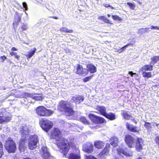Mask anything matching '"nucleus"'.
<instances>
[{
  "mask_svg": "<svg viewBox=\"0 0 159 159\" xmlns=\"http://www.w3.org/2000/svg\"><path fill=\"white\" fill-rule=\"evenodd\" d=\"M129 74L131 75L132 77H133L134 75H136V76H138V74H137L135 73H133L132 71H130L129 72Z\"/></svg>",
  "mask_w": 159,
  "mask_h": 159,
  "instance_id": "3c124183",
  "label": "nucleus"
},
{
  "mask_svg": "<svg viewBox=\"0 0 159 159\" xmlns=\"http://www.w3.org/2000/svg\"><path fill=\"white\" fill-rule=\"evenodd\" d=\"M35 113L39 117H48L52 113V111L47 109L43 106H39L35 110Z\"/></svg>",
  "mask_w": 159,
  "mask_h": 159,
  "instance_id": "7ed1b4c3",
  "label": "nucleus"
},
{
  "mask_svg": "<svg viewBox=\"0 0 159 159\" xmlns=\"http://www.w3.org/2000/svg\"><path fill=\"white\" fill-rule=\"evenodd\" d=\"M74 107V106L71 105L70 103L62 100L59 102L57 109L60 112L67 113L69 116H73L75 113Z\"/></svg>",
  "mask_w": 159,
  "mask_h": 159,
  "instance_id": "f03ea898",
  "label": "nucleus"
},
{
  "mask_svg": "<svg viewBox=\"0 0 159 159\" xmlns=\"http://www.w3.org/2000/svg\"><path fill=\"white\" fill-rule=\"evenodd\" d=\"M67 157L68 159H80L81 157L79 150L78 149H74L69 154Z\"/></svg>",
  "mask_w": 159,
  "mask_h": 159,
  "instance_id": "1a4fd4ad",
  "label": "nucleus"
},
{
  "mask_svg": "<svg viewBox=\"0 0 159 159\" xmlns=\"http://www.w3.org/2000/svg\"><path fill=\"white\" fill-rule=\"evenodd\" d=\"M116 150L117 152V153L119 154H120L121 153H122L124 154V155L127 157L130 156L129 153L127 152L125 150L123 149L122 148H119L117 149Z\"/></svg>",
  "mask_w": 159,
  "mask_h": 159,
  "instance_id": "b1692460",
  "label": "nucleus"
},
{
  "mask_svg": "<svg viewBox=\"0 0 159 159\" xmlns=\"http://www.w3.org/2000/svg\"><path fill=\"white\" fill-rule=\"evenodd\" d=\"M144 125L145 128L148 129H149L152 128L151 123L146 121H145V123Z\"/></svg>",
  "mask_w": 159,
  "mask_h": 159,
  "instance_id": "473e14b6",
  "label": "nucleus"
},
{
  "mask_svg": "<svg viewBox=\"0 0 159 159\" xmlns=\"http://www.w3.org/2000/svg\"><path fill=\"white\" fill-rule=\"evenodd\" d=\"M88 72H87V73H86V74H85V75H87V74H88Z\"/></svg>",
  "mask_w": 159,
  "mask_h": 159,
  "instance_id": "774afa93",
  "label": "nucleus"
},
{
  "mask_svg": "<svg viewBox=\"0 0 159 159\" xmlns=\"http://www.w3.org/2000/svg\"><path fill=\"white\" fill-rule=\"evenodd\" d=\"M149 28H144L145 33L150 31V30H149Z\"/></svg>",
  "mask_w": 159,
  "mask_h": 159,
  "instance_id": "5fc2aeb1",
  "label": "nucleus"
},
{
  "mask_svg": "<svg viewBox=\"0 0 159 159\" xmlns=\"http://www.w3.org/2000/svg\"><path fill=\"white\" fill-rule=\"evenodd\" d=\"M103 21L106 23H109V20H108L106 17L104 16L103 19Z\"/></svg>",
  "mask_w": 159,
  "mask_h": 159,
  "instance_id": "8fccbe9b",
  "label": "nucleus"
},
{
  "mask_svg": "<svg viewBox=\"0 0 159 159\" xmlns=\"http://www.w3.org/2000/svg\"><path fill=\"white\" fill-rule=\"evenodd\" d=\"M81 121L85 124H89V122L87 120L86 118L84 116H81L80 119Z\"/></svg>",
  "mask_w": 159,
  "mask_h": 159,
  "instance_id": "7c9ffc66",
  "label": "nucleus"
},
{
  "mask_svg": "<svg viewBox=\"0 0 159 159\" xmlns=\"http://www.w3.org/2000/svg\"><path fill=\"white\" fill-rule=\"evenodd\" d=\"M126 126L127 129L131 132L137 133L139 132L137 126H133L132 125H130L128 122L126 123Z\"/></svg>",
  "mask_w": 159,
  "mask_h": 159,
  "instance_id": "ddd939ff",
  "label": "nucleus"
},
{
  "mask_svg": "<svg viewBox=\"0 0 159 159\" xmlns=\"http://www.w3.org/2000/svg\"><path fill=\"white\" fill-rule=\"evenodd\" d=\"M84 100V97L81 96L79 95H77L75 96L72 97L71 98V100L72 102L77 104L83 102Z\"/></svg>",
  "mask_w": 159,
  "mask_h": 159,
  "instance_id": "2eb2a0df",
  "label": "nucleus"
},
{
  "mask_svg": "<svg viewBox=\"0 0 159 159\" xmlns=\"http://www.w3.org/2000/svg\"><path fill=\"white\" fill-rule=\"evenodd\" d=\"M151 29H154L155 30H159V27L157 26H151Z\"/></svg>",
  "mask_w": 159,
  "mask_h": 159,
  "instance_id": "603ef678",
  "label": "nucleus"
},
{
  "mask_svg": "<svg viewBox=\"0 0 159 159\" xmlns=\"http://www.w3.org/2000/svg\"><path fill=\"white\" fill-rule=\"evenodd\" d=\"M125 141L126 144L130 148L133 147L134 144V139L133 137L129 134L125 135Z\"/></svg>",
  "mask_w": 159,
  "mask_h": 159,
  "instance_id": "9b49d317",
  "label": "nucleus"
},
{
  "mask_svg": "<svg viewBox=\"0 0 159 159\" xmlns=\"http://www.w3.org/2000/svg\"><path fill=\"white\" fill-rule=\"evenodd\" d=\"M110 146L109 144L107 145L103 149V150L99 153V155L101 156H102L105 155H107L109 153L110 151L109 148Z\"/></svg>",
  "mask_w": 159,
  "mask_h": 159,
  "instance_id": "6ab92c4d",
  "label": "nucleus"
},
{
  "mask_svg": "<svg viewBox=\"0 0 159 159\" xmlns=\"http://www.w3.org/2000/svg\"><path fill=\"white\" fill-rule=\"evenodd\" d=\"M127 4L129 7L130 8L133 9L134 10L135 7V5L133 4L132 3H130V2H127Z\"/></svg>",
  "mask_w": 159,
  "mask_h": 159,
  "instance_id": "ea45409f",
  "label": "nucleus"
},
{
  "mask_svg": "<svg viewBox=\"0 0 159 159\" xmlns=\"http://www.w3.org/2000/svg\"><path fill=\"white\" fill-rule=\"evenodd\" d=\"M39 123L43 129L46 132H48L53 126L52 121L45 118H41L39 120Z\"/></svg>",
  "mask_w": 159,
  "mask_h": 159,
  "instance_id": "39448f33",
  "label": "nucleus"
},
{
  "mask_svg": "<svg viewBox=\"0 0 159 159\" xmlns=\"http://www.w3.org/2000/svg\"><path fill=\"white\" fill-rule=\"evenodd\" d=\"M142 75L144 78H150L152 76L151 73L150 72H143Z\"/></svg>",
  "mask_w": 159,
  "mask_h": 159,
  "instance_id": "c85d7f7f",
  "label": "nucleus"
},
{
  "mask_svg": "<svg viewBox=\"0 0 159 159\" xmlns=\"http://www.w3.org/2000/svg\"><path fill=\"white\" fill-rule=\"evenodd\" d=\"M60 31L61 32H64L66 33H72L73 30H69L66 27H62L60 29Z\"/></svg>",
  "mask_w": 159,
  "mask_h": 159,
  "instance_id": "cd10ccee",
  "label": "nucleus"
},
{
  "mask_svg": "<svg viewBox=\"0 0 159 159\" xmlns=\"http://www.w3.org/2000/svg\"><path fill=\"white\" fill-rule=\"evenodd\" d=\"M52 17L53 18L55 19H58V18L56 17V16H52V17Z\"/></svg>",
  "mask_w": 159,
  "mask_h": 159,
  "instance_id": "680f3d73",
  "label": "nucleus"
},
{
  "mask_svg": "<svg viewBox=\"0 0 159 159\" xmlns=\"http://www.w3.org/2000/svg\"><path fill=\"white\" fill-rule=\"evenodd\" d=\"M21 28L23 30H25L27 28V27L26 24H23L21 26Z\"/></svg>",
  "mask_w": 159,
  "mask_h": 159,
  "instance_id": "c03bdc74",
  "label": "nucleus"
},
{
  "mask_svg": "<svg viewBox=\"0 0 159 159\" xmlns=\"http://www.w3.org/2000/svg\"><path fill=\"white\" fill-rule=\"evenodd\" d=\"M28 146L29 148L33 150L37 147V144L39 143V139L36 134L31 135L28 139Z\"/></svg>",
  "mask_w": 159,
  "mask_h": 159,
  "instance_id": "423d86ee",
  "label": "nucleus"
},
{
  "mask_svg": "<svg viewBox=\"0 0 159 159\" xmlns=\"http://www.w3.org/2000/svg\"><path fill=\"white\" fill-rule=\"evenodd\" d=\"M43 97L40 94L35 93L32 94L31 98L36 101H41L43 99Z\"/></svg>",
  "mask_w": 159,
  "mask_h": 159,
  "instance_id": "a211bd4d",
  "label": "nucleus"
},
{
  "mask_svg": "<svg viewBox=\"0 0 159 159\" xmlns=\"http://www.w3.org/2000/svg\"><path fill=\"white\" fill-rule=\"evenodd\" d=\"M155 123V125L156 126H158L159 125V124Z\"/></svg>",
  "mask_w": 159,
  "mask_h": 159,
  "instance_id": "e2e57ef3",
  "label": "nucleus"
},
{
  "mask_svg": "<svg viewBox=\"0 0 159 159\" xmlns=\"http://www.w3.org/2000/svg\"><path fill=\"white\" fill-rule=\"evenodd\" d=\"M152 62L154 64L156 63L159 60V55L158 56H155L151 58Z\"/></svg>",
  "mask_w": 159,
  "mask_h": 159,
  "instance_id": "c756f323",
  "label": "nucleus"
},
{
  "mask_svg": "<svg viewBox=\"0 0 159 159\" xmlns=\"http://www.w3.org/2000/svg\"><path fill=\"white\" fill-rule=\"evenodd\" d=\"M137 2L139 4H140L141 3L139 1L137 0Z\"/></svg>",
  "mask_w": 159,
  "mask_h": 159,
  "instance_id": "69168bd1",
  "label": "nucleus"
},
{
  "mask_svg": "<svg viewBox=\"0 0 159 159\" xmlns=\"http://www.w3.org/2000/svg\"><path fill=\"white\" fill-rule=\"evenodd\" d=\"M36 50V48H34L33 50H30L29 52H28V54L26 56L28 58H31L34 54Z\"/></svg>",
  "mask_w": 159,
  "mask_h": 159,
  "instance_id": "a878e982",
  "label": "nucleus"
},
{
  "mask_svg": "<svg viewBox=\"0 0 159 159\" xmlns=\"http://www.w3.org/2000/svg\"><path fill=\"white\" fill-rule=\"evenodd\" d=\"M82 68V66L78 64L77 70H80Z\"/></svg>",
  "mask_w": 159,
  "mask_h": 159,
  "instance_id": "4d7b16f0",
  "label": "nucleus"
},
{
  "mask_svg": "<svg viewBox=\"0 0 159 159\" xmlns=\"http://www.w3.org/2000/svg\"><path fill=\"white\" fill-rule=\"evenodd\" d=\"M152 66L151 65H147L144 66L142 68V70H152Z\"/></svg>",
  "mask_w": 159,
  "mask_h": 159,
  "instance_id": "72a5a7b5",
  "label": "nucleus"
},
{
  "mask_svg": "<svg viewBox=\"0 0 159 159\" xmlns=\"http://www.w3.org/2000/svg\"><path fill=\"white\" fill-rule=\"evenodd\" d=\"M23 7L25 9V10H27L28 9L27 5L26 3L25 2H23L22 3Z\"/></svg>",
  "mask_w": 159,
  "mask_h": 159,
  "instance_id": "a18cd8bd",
  "label": "nucleus"
},
{
  "mask_svg": "<svg viewBox=\"0 0 159 159\" xmlns=\"http://www.w3.org/2000/svg\"><path fill=\"white\" fill-rule=\"evenodd\" d=\"M96 110L98 111L100 115L104 116L106 112V108L105 107L102 106H97L96 108Z\"/></svg>",
  "mask_w": 159,
  "mask_h": 159,
  "instance_id": "dca6fc26",
  "label": "nucleus"
},
{
  "mask_svg": "<svg viewBox=\"0 0 159 159\" xmlns=\"http://www.w3.org/2000/svg\"><path fill=\"white\" fill-rule=\"evenodd\" d=\"M30 130L26 126L22 127L20 130L21 138H27L29 135Z\"/></svg>",
  "mask_w": 159,
  "mask_h": 159,
  "instance_id": "f8f14e48",
  "label": "nucleus"
},
{
  "mask_svg": "<svg viewBox=\"0 0 159 159\" xmlns=\"http://www.w3.org/2000/svg\"><path fill=\"white\" fill-rule=\"evenodd\" d=\"M3 149V146L1 142H0V158L2 157V156L4 153Z\"/></svg>",
  "mask_w": 159,
  "mask_h": 159,
  "instance_id": "2f4dec72",
  "label": "nucleus"
},
{
  "mask_svg": "<svg viewBox=\"0 0 159 159\" xmlns=\"http://www.w3.org/2000/svg\"><path fill=\"white\" fill-rule=\"evenodd\" d=\"M7 58V57L5 56L0 57V59L1 60L2 62H3Z\"/></svg>",
  "mask_w": 159,
  "mask_h": 159,
  "instance_id": "09e8293b",
  "label": "nucleus"
},
{
  "mask_svg": "<svg viewBox=\"0 0 159 159\" xmlns=\"http://www.w3.org/2000/svg\"><path fill=\"white\" fill-rule=\"evenodd\" d=\"M111 144L113 146H116L118 142V139L115 136H114L111 137L110 139Z\"/></svg>",
  "mask_w": 159,
  "mask_h": 159,
  "instance_id": "5701e85b",
  "label": "nucleus"
},
{
  "mask_svg": "<svg viewBox=\"0 0 159 159\" xmlns=\"http://www.w3.org/2000/svg\"><path fill=\"white\" fill-rule=\"evenodd\" d=\"M21 17L18 14H16L15 16V21L13 23V24H17V23L20 21Z\"/></svg>",
  "mask_w": 159,
  "mask_h": 159,
  "instance_id": "bb28decb",
  "label": "nucleus"
},
{
  "mask_svg": "<svg viewBox=\"0 0 159 159\" xmlns=\"http://www.w3.org/2000/svg\"><path fill=\"white\" fill-rule=\"evenodd\" d=\"M27 138H21L19 141V147L21 149H23L25 147L26 143Z\"/></svg>",
  "mask_w": 159,
  "mask_h": 159,
  "instance_id": "aec40b11",
  "label": "nucleus"
},
{
  "mask_svg": "<svg viewBox=\"0 0 159 159\" xmlns=\"http://www.w3.org/2000/svg\"><path fill=\"white\" fill-rule=\"evenodd\" d=\"M4 147L9 153H15L16 150V143L11 137H9L6 140Z\"/></svg>",
  "mask_w": 159,
  "mask_h": 159,
  "instance_id": "20e7f679",
  "label": "nucleus"
},
{
  "mask_svg": "<svg viewBox=\"0 0 159 159\" xmlns=\"http://www.w3.org/2000/svg\"><path fill=\"white\" fill-rule=\"evenodd\" d=\"M104 16H99L98 17V19L103 20V18H104Z\"/></svg>",
  "mask_w": 159,
  "mask_h": 159,
  "instance_id": "13d9d810",
  "label": "nucleus"
},
{
  "mask_svg": "<svg viewBox=\"0 0 159 159\" xmlns=\"http://www.w3.org/2000/svg\"><path fill=\"white\" fill-rule=\"evenodd\" d=\"M136 159H142V157H139L138 158H137Z\"/></svg>",
  "mask_w": 159,
  "mask_h": 159,
  "instance_id": "0e129e2a",
  "label": "nucleus"
},
{
  "mask_svg": "<svg viewBox=\"0 0 159 159\" xmlns=\"http://www.w3.org/2000/svg\"><path fill=\"white\" fill-rule=\"evenodd\" d=\"M91 73H94L97 70H89Z\"/></svg>",
  "mask_w": 159,
  "mask_h": 159,
  "instance_id": "bf43d9fd",
  "label": "nucleus"
},
{
  "mask_svg": "<svg viewBox=\"0 0 159 159\" xmlns=\"http://www.w3.org/2000/svg\"><path fill=\"white\" fill-rule=\"evenodd\" d=\"M75 72L77 74L79 75H83L84 74V73L83 72V70H77Z\"/></svg>",
  "mask_w": 159,
  "mask_h": 159,
  "instance_id": "37998d69",
  "label": "nucleus"
},
{
  "mask_svg": "<svg viewBox=\"0 0 159 159\" xmlns=\"http://www.w3.org/2000/svg\"><path fill=\"white\" fill-rule=\"evenodd\" d=\"M88 116L92 122L96 124H102L106 120L103 118L96 115L94 114H89L88 115Z\"/></svg>",
  "mask_w": 159,
  "mask_h": 159,
  "instance_id": "6e6552de",
  "label": "nucleus"
},
{
  "mask_svg": "<svg viewBox=\"0 0 159 159\" xmlns=\"http://www.w3.org/2000/svg\"><path fill=\"white\" fill-rule=\"evenodd\" d=\"M61 135V131L58 128H54L51 132L50 137L51 139L56 140V144L59 148V151L63 154V157H66L70 146L73 145L72 143L69 142L67 139Z\"/></svg>",
  "mask_w": 159,
  "mask_h": 159,
  "instance_id": "f257e3e1",
  "label": "nucleus"
},
{
  "mask_svg": "<svg viewBox=\"0 0 159 159\" xmlns=\"http://www.w3.org/2000/svg\"><path fill=\"white\" fill-rule=\"evenodd\" d=\"M104 116L110 120H114L116 118L115 115L111 112H109L108 113L106 112Z\"/></svg>",
  "mask_w": 159,
  "mask_h": 159,
  "instance_id": "f3484780",
  "label": "nucleus"
},
{
  "mask_svg": "<svg viewBox=\"0 0 159 159\" xmlns=\"http://www.w3.org/2000/svg\"><path fill=\"white\" fill-rule=\"evenodd\" d=\"M107 16L108 17H110L111 16V15L109 14H108Z\"/></svg>",
  "mask_w": 159,
  "mask_h": 159,
  "instance_id": "338daca9",
  "label": "nucleus"
},
{
  "mask_svg": "<svg viewBox=\"0 0 159 159\" xmlns=\"http://www.w3.org/2000/svg\"><path fill=\"white\" fill-rule=\"evenodd\" d=\"M84 151L88 153L92 152L93 150V145L88 143L84 144L83 147Z\"/></svg>",
  "mask_w": 159,
  "mask_h": 159,
  "instance_id": "4468645a",
  "label": "nucleus"
},
{
  "mask_svg": "<svg viewBox=\"0 0 159 159\" xmlns=\"http://www.w3.org/2000/svg\"><path fill=\"white\" fill-rule=\"evenodd\" d=\"M104 145V143L103 142L99 140H97L94 143V145L98 149L102 148Z\"/></svg>",
  "mask_w": 159,
  "mask_h": 159,
  "instance_id": "4be33fe9",
  "label": "nucleus"
},
{
  "mask_svg": "<svg viewBox=\"0 0 159 159\" xmlns=\"http://www.w3.org/2000/svg\"><path fill=\"white\" fill-rule=\"evenodd\" d=\"M112 17L113 19L115 20H119L120 19L119 17L117 15H113L112 16Z\"/></svg>",
  "mask_w": 159,
  "mask_h": 159,
  "instance_id": "49530a36",
  "label": "nucleus"
},
{
  "mask_svg": "<svg viewBox=\"0 0 159 159\" xmlns=\"http://www.w3.org/2000/svg\"><path fill=\"white\" fill-rule=\"evenodd\" d=\"M143 140L142 138H137L135 148L136 150L138 152H140L143 149Z\"/></svg>",
  "mask_w": 159,
  "mask_h": 159,
  "instance_id": "9d476101",
  "label": "nucleus"
},
{
  "mask_svg": "<svg viewBox=\"0 0 159 159\" xmlns=\"http://www.w3.org/2000/svg\"><path fill=\"white\" fill-rule=\"evenodd\" d=\"M104 6L106 7H111V8H112V9H114V8L112 6H111L109 4H104Z\"/></svg>",
  "mask_w": 159,
  "mask_h": 159,
  "instance_id": "864d4df0",
  "label": "nucleus"
},
{
  "mask_svg": "<svg viewBox=\"0 0 159 159\" xmlns=\"http://www.w3.org/2000/svg\"><path fill=\"white\" fill-rule=\"evenodd\" d=\"M133 45V44H132L131 43H128L127 44L125 45L124 46L122 47V48H120V50H122L121 51V52H122L123 50L125 49L128 47V46H132Z\"/></svg>",
  "mask_w": 159,
  "mask_h": 159,
  "instance_id": "a19ab883",
  "label": "nucleus"
},
{
  "mask_svg": "<svg viewBox=\"0 0 159 159\" xmlns=\"http://www.w3.org/2000/svg\"><path fill=\"white\" fill-rule=\"evenodd\" d=\"M93 76V75H92L90 76L86 77L85 78L83 79V81L85 83L87 82V81L90 80Z\"/></svg>",
  "mask_w": 159,
  "mask_h": 159,
  "instance_id": "e433bc0d",
  "label": "nucleus"
},
{
  "mask_svg": "<svg viewBox=\"0 0 159 159\" xmlns=\"http://www.w3.org/2000/svg\"><path fill=\"white\" fill-rule=\"evenodd\" d=\"M155 141L156 143L158 145H159V137L157 136L155 139Z\"/></svg>",
  "mask_w": 159,
  "mask_h": 159,
  "instance_id": "de8ad7c7",
  "label": "nucleus"
},
{
  "mask_svg": "<svg viewBox=\"0 0 159 159\" xmlns=\"http://www.w3.org/2000/svg\"><path fill=\"white\" fill-rule=\"evenodd\" d=\"M138 33L139 34H143L145 33L144 28H141L138 30Z\"/></svg>",
  "mask_w": 159,
  "mask_h": 159,
  "instance_id": "79ce46f5",
  "label": "nucleus"
},
{
  "mask_svg": "<svg viewBox=\"0 0 159 159\" xmlns=\"http://www.w3.org/2000/svg\"><path fill=\"white\" fill-rule=\"evenodd\" d=\"M42 149L43 152L42 156L44 159H47L50 156L49 152H48L47 148L45 147L43 148Z\"/></svg>",
  "mask_w": 159,
  "mask_h": 159,
  "instance_id": "412c9836",
  "label": "nucleus"
},
{
  "mask_svg": "<svg viewBox=\"0 0 159 159\" xmlns=\"http://www.w3.org/2000/svg\"><path fill=\"white\" fill-rule=\"evenodd\" d=\"M11 50L12 51H16L17 50V49L15 47H13L11 49Z\"/></svg>",
  "mask_w": 159,
  "mask_h": 159,
  "instance_id": "052dcab7",
  "label": "nucleus"
},
{
  "mask_svg": "<svg viewBox=\"0 0 159 159\" xmlns=\"http://www.w3.org/2000/svg\"><path fill=\"white\" fill-rule=\"evenodd\" d=\"M122 116L124 118L125 120H129L132 118H133V116L130 114H128L127 111H123L122 114Z\"/></svg>",
  "mask_w": 159,
  "mask_h": 159,
  "instance_id": "393cba45",
  "label": "nucleus"
},
{
  "mask_svg": "<svg viewBox=\"0 0 159 159\" xmlns=\"http://www.w3.org/2000/svg\"><path fill=\"white\" fill-rule=\"evenodd\" d=\"M85 159H97L96 157L94 156L93 155H85Z\"/></svg>",
  "mask_w": 159,
  "mask_h": 159,
  "instance_id": "4c0bfd02",
  "label": "nucleus"
},
{
  "mask_svg": "<svg viewBox=\"0 0 159 159\" xmlns=\"http://www.w3.org/2000/svg\"><path fill=\"white\" fill-rule=\"evenodd\" d=\"M4 111L0 112V124L7 123L12 119V116L10 113Z\"/></svg>",
  "mask_w": 159,
  "mask_h": 159,
  "instance_id": "0eeeda50",
  "label": "nucleus"
},
{
  "mask_svg": "<svg viewBox=\"0 0 159 159\" xmlns=\"http://www.w3.org/2000/svg\"><path fill=\"white\" fill-rule=\"evenodd\" d=\"M88 70H96V67L92 64H88L87 66Z\"/></svg>",
  "mask_w": 159,
  "mask_h": 159,
  "instance_id": "f704fd0d",
  "label": "nucleus"
},
{
  "mask_svg": "<svg viewBox=\"0 0 159 159\" xmlns=\"http://www.w3.org/2000/svg\"><path fill=\"white\" fill-rule=\"evenodd\" d=\"M10 55L11 56H14L15 57V58L17 59L18 60L19 59L20 57V56L16 54V52H11L10 53Z\"/></svg>",
  "mask_w": 159,
  "mask_h": 159,
  "instance_id": "58836bf2",
  "label": "nucleus"
},
{
  "mask_svg": "<svg viewBox=\"0 0 159 159\" xmlns=\"http://www.w3.org/2000/svg\"><path fill=\"white\" fill-rule=\"evenodd\" d=\"M131 120L135 124H137L138 123L137 121L134 118L131 119Z\"/></svg>",
  "mask_w": 159,
  "mask_h": 159,
  "instance_id": "6e6d98bb",
  "label": "nucleus"
},
{
  "mask_svg": "<svg viewBox=\"0 0 159 159\" xmlns=\"http://www.w3.org/2000/svg\"><path fill=\"white\" fill-rule=\"evenodd\" d=\"M32 94L29 93H24L23 96L24 98H32Z\"/></svg>",
  "mask_w": 159,
  "mask_h": 159,
  "instance_id": "c9c22d12",
  "label": "nucleus"
}]
</instances>
